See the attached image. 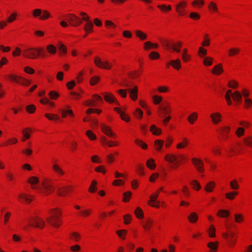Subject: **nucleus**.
I'll use <instances>...</instances> for the list:
<instances>
[{"label":"nucleus","instance_id":"1","mask_svg":"<svg viewBox=\"0 0 252 252\" xmlns=\"http://www.w3.org/2000/svg\"><path fill=\"white\" fill-rule=\"evenodd\" d=\"M170 113L168 102L166 100L163 101L162 97L158 95V118L161 122L164 125L168 123L171 119L168 114Z\"/></svg>","mask_w":252,"mask_h":252},{"label":"nucleus","instance_id":"2","mask_svg":"<svg viewBox=\"0 0 252 252\" xmlns=\"http://www.w3.org/2000/svg\"><path fill=\"white\" fill-rule=\"evenodd\" d=\"M52 213H51L52 216L47 218L46 220L51 225L55 227L58 228L61 223V220L59 218L61 213L56 209L52 210Z\"/></svg>","mask_w":252,"mask_h":252},{"label":"nucleus","instance_id":"3","mask_svg":"<svg viewBox=\"0 0 252 252\" xmlns=\"http://www.w3.org/2000/svg\"><path fill=\"white\" fill-rule=\"evenodd\" d=\"M42 50L41 48H29L23 50V55L29 59H36L42 54Z\"/></svg>","mask_w":252,"mask_h":252},{"label":"nucleus","instance_id":"4","mask_svg":"<svg viewBox=\"0 0 252 252\" xmlns=\"http://www.w3.org/2000/svg\"><path fill=\"white\" fill-rule=\"evenodd\" d=\"M126 91L129 93L130 97L132 100H135L137 99L138 89L136 86H134L132 89L128 88L127 90H120L118 91V93L122 97H126L127 95Z\"/></svg>","mask_w":252,"mask_h":252},{"label":"nucleus","instance_id":"5","mask_svg":"<svg viewBox=\"0 0 252 252\" xmlns=\"http://www.w3.org/2000/svg\"><path fill=\"white\" fill-rule=\"evenodd\" d=\"M42 185L43 187V189L40 188L39 189L41 192L46 195L53 192L55 190V188L52 184L51 181L50 180H45L42 182Z\"/></svg>","mask_w":252,"mask_h":252},{"label":"nucleus","instance_id":"6","mask_svg":"<svg viewBox=\"0 0 252 252\" xmlns=\"http://www.w3.org/2000/svg\"><path fill=\"white\" fill-rule=\"evenodd\" d=\"M94 63L95 65L99 68L105 69H110L111 64L108 61H102L100 58L95 57L94 59Z\"/></svg>","mask_w":252,"mask_h":252},{"label":"nucleus","instance_id":"7","mask_svg":"<svg viewBox=\"0 0 252 252\" xmlns=\"http://www.w3.org/2000/svg\"><path fill=\"white\" fill-rule=\"evenodd\" d=\"M67 20L69 21L70 25L74 27H77L82 23V20L73 14L66 15Z\"/></svg>","mask_w":252,"mask_h":252},{"label":"nucleus","instance_id":"8","mask_svg":"<svg viewBox=\"0 0 252 252\" xmlns=\"http://www.w3.org/2000/svg\"><path fill=\"white\" fill-rule=\"evenodd\" d=\"M222 236L226 240L228 245L232 247L236 243V238H235V234L234 232H230L228 233H224Z\"/></svg>","mask_w":252,"mask_h":252},{"label":"nucleus","instance_id":"9","mask_svg":"<svg viewBox=\"0 0 252 252\" xmlns=\"http://www.w3.org/2000/svg\"><path fill=\"white\" fill-rule=\"evenodd\" d=\"M164 158L166 160L171 163H174L176 166H177L178 163L180 162V160L184 159V157L181 155H179L178 157L175 155H167Z\"/></svg>","mask_w":252,"mask_h":252},{"label":"nucleus","instance_id":"10","mask_svg":"<svg viewBox=\"0 0 252 252\" xmlns=\"http://www.w3.org/2000/svg\"><path fill=\"white\" fill-rule=\"evenodd\" d=\"M187 5V3L185 1H182L176 5V10L177 12L181 16H183L186 14L185 8Z\"/></svg>","mask_w":252,"mask_h":252},{"label":"nucleus","instance_id":"11","mask_svg":"<svg viewBox=\"0 0 252 252\" xmlns=\"http://www.w3.org/2000/svg\"><path fill=\"white\" fill-rule=\"evenodd\" d=\"M82 20L86 22L84 27V29L86 31V32L87 33L92 32L94 25L92 22L90 21L89 17H83Z\"/></svg>","mask_w":252,"mask_h":252},{"label":"nucleus","instance_id":"12","mask_svg":"<svg viewBox=\"0 0 252 252\" xmlns=\"http://www.w3.org/2000/svg\"><path fill=\"white\" fill-rule=\"evenodd\" d=\"M32 220L33 222L31 224L32 226L41 229L44 227L45 225V222L42 219L38 217H36L35 218H32Z\"/></svg>","mask_w":252,"mask_h":252},{"label":"nucleus","instance_id":"13","mask_svg":"<svg viewBox=\"0 0 252 252\" xmlns=\"http://www.w3.org/2000/svg\"><path fill=\"white\" fill-rule=\"evenodd\" d=\"M192 161L198 172L202 173L204 171L203 162L200 159L193 158Z\"/></svg>","mask_w":252,"mask_h":252},{"label":"nucleus","instance_id":"14","mask_svg":"<svg viewBox=\"0 0 252 252\" xmlns=\"http://www.w3.org/2000/svg\"><path fill=\"white\" fill-rule=\"evenodd\" d=\"M158 198V194L154 193L150 196V200L148 201L149 205L152 207H158L156 204V201Z\"/></svg>","mask_w":252,"mask_h":252},{"label":"nucleus","instance_id":"15","mask_svg":"<svg viewBox=\"0 0 252 252\" xmlns=\"http://www.w3.org/2000/svg\"><path fill=\"white\" fill-rule=\"evenodd\" d=\"M101 130L104 133L108 136L115 137V134L111 131V129L104 125H101Z\"/></svg>","mask_w":252,"mask_h":252},{"label":"nucleus","instance_id":"16","mask_svg":"<svg viewBox=\"0 0 252 252\" xmlns=\"http://www.w3.org/2000/svg\"><path fill=\"white\" fill-rule=\"evenodd\" d=\"M232 97L234 101L240 103L242 101V94L239 91H236L233 93Z\"/></svg>","mask_w":252,"mask_h":252},{"label":"nucleus","instance_id":"17","mask_svg":"<svg viewBox=\"0 0 252 252\" xmlns=\"http://www.w3.org/2000/svg\"><path fill=\"white\" fill-rule=\"evenodd\" d=\"M210 117L214 124H217L221 121V115L218 112L212 113Z\"/></svg>","mask_w":252,"mask_h":252},{"label":"nucleus","instance_id":"18","mask_svg":"<svg viewBox=\"0 0 252 252\" xmlns=\"http://www.w3.org/2000/svg\"><path fill=\"white\" fill-rule=\"evenodd\" d=\"M71 189L70 187H60L58 189L57 193L60 196H64Z\"/></svg>","mask_w":252,"mask_h":252},{"label":"nucleus","instance_id":"19","mask_svg":"<svg viewBox=\"0 0 252 252\" xmlns=\"http://www.w3.org/2000/svg\"><path fill=\"white\" fill-rule=\"evenodd\" d=\"M28 183H30L33 189H36V187L34 186L35 185L37 184L39 182V179L38 178L35 176L31 177L27 181Z\"/></svg>","mask_w":252,"mask_h":252},{"label":"nucleus","instance_id":"20","mask_svg":"<svg viewBox=\"0 0 252 252\" xmlns=\"http://www.w3.org/2000/svg\"><path fill=\"white\" fill-rule=\"evenodd\" d=\"M104 98L106 101H107L109 102H110V103L116 102L117 104L119 105V103L117 102L116 98H115V97L111 94H104Z\"/></svg>","mask_w":252,"mask_h":252},{"label":"nucleus","instance_id":"21","mask_svg":"<svg viewBox=\"0 0 252 252\" xmlns=\"http://www.w3.org/2000/svg\"><path fill=\"white\" fill-rule=\"evenodd\" d=\"M230 127L228 126H223L221 128L220 133L224 139L226 140L228 138L227 134L229 132Z\"/></svg>","mask_w":252,"mask_h":252},{"label":"nucleus","instance_id":"22","mask_svg":"<svg viewBox=\"0 0 252 252\" xmlns=\"http://www.w3.org/2000/svg\"><path fill=\"white\" fill-rule=\"evenodd\" d=\"M219 242H209L207 244V247L211 250L209 252H215L218 248Z\"/></svg>","mask_w":252,"mask_h":252},{"label":"nucleus","instance_id":"23","mask_svg":"<svg viewBox=\"0 0 252 252\" xmlns=\"http://www.w3.org/2000/svg\"><path fill=\"white\" fill-rule=\"evenodd\" d=\"M115 111L120 114L121 119L126 122H128L129 121V118L128 116H126L123 111H122L118 107H116L114 108Z\"/></svg>","mask_w":252,"mask_h":252},{"label":"nucleus","instance_id":"24","mask_svg":"<svg viewBox=\"0 0 252 252\" xmlns=\"http://www.w3.org/2000/svg\"><path fill=\"white\" fill-rule=\"evenodd\" d=\"M31 196L26 194L22 193L19 195V198L21 199V201L23 200L26 201L28 203H30L32 201Z\"/></svg>","mask_w":252,"mask_h":252},{"label":"nucleus","instance_id":"25","mask_svg":"<svg viewBox=\"0 0 252 252\" xmlns=\"http://www.w3.org/2000/svg\"><path fill=\"white\" fill-rule=\"evenodd\" d=\"M158 47V44L157 43H152L150 41H147L144 43V49L146 50H150L153 48Z\"/></svg>","mask_w":252,"mask_h":252},{"label":"nucleus","instance_id":"26","mask_svg":"<svg viewBox=\"0 0 252 252\" xmlns=\"http://www.w3.org/2000/svg\"><path fill=\"white\" fill-rule=\"evenodd\" d=\"M170 64L176 69H179L181 66V61L178 59L175 60H171L170 61Z\"/></svg>","mask_w":252,"mask_h":252},{"label":"nucleus","instance_id":"27","mask_svg":"<svg viewBox=\"0 0 252 252\" xmlns=\"http://www.w3.org/2000/svg\"><path fill=\"white\" fill-rule=\"evenodd\" d=\"M217 216L221 218L227 217L229 216V212L228 211L226 210L220 209L219 210Z\"/></svg>","mask_w":252,"mask_h":252},{"label":"nucleus","instance_id":"28","mask_svg":"<svg viewBox=\"0 0 252 252\" xmlns=\"http://www.w3.org/2000/svg\"><path fill=\"white\" fill-rule=\"evenodd\" d=\"M223 71L221 64L215 66L212 69V72L214 74H220Z\"/></svg>","mask_w":252,"mask_h":252},{"label":"nucleus","instance_id":"29","mask_svg":"<svg viewBox=\"0 0 252 252\" xmlns=\"http://www.w3.org/2000/svg\"><path fill=\"white\" fill-rule=\"evenodd\" d=\"M16 82L18 83H19L20 84H22L23 85H25V86H28L31 83L30 81L21 77V76H18V81H17Z\"/></svg>","mask_w":252,"mask_h":252},{"label":"nucleus","instance_id":"30","mask_svg":"<svg viewBox=\"0 0 252 252\" xmlns=\"http://www.w3.org/2000/svg\"><path fill=\"white\" fill-rule=\"evenodd\" d=\"M146 165L151 170L154 169L156 166L155 160L153 158H150L147 160Z\"/></svg>","mask_w":252,"mask_h":252},{"label":"nucleus","instance_id":"31","mask_svg":"<svg viewBox=\"0 0 252 252\" xmlns=\"http://www.w3.org/2000/svg\"><path fill=\"white\" fill-rule=\"evenodd\" d=\"M189 220L190 222L194 223L198 219V216L195 213H191L188 217Z\"/></svg>","mask_w":252,"mask_h":252},{"label":"nucleus","instance_id":"32","mask_svg":"<svg viewBox=\"0 0 252 252\" xmlns=\"http://www.w3.org/2000/svg\"><path fill=\"white\" fill-rule=\"evenodd\" d=\"M53 169L58 174L60 175H63L64 174L63 171L60 167V166L57 164H54L52 166Z\"/></svg>","mask_w":252,"mask_h":252},{"label":"nucleus","instance_id":"33","mask_svg":"<svg viewBox=\"0 0 252 252\" xmlns=\"http://www.w3.org/2000/svg\"><path fill=\"white\" fill-rule=\"evenodd\" d=\"M135 34L141 40H145L147 38V35L141 31H135Z\"/></svg>","mask_w":252,"mask_h":252},{"label":"nucleus","instance_id":"34","mask_svg":"<svg viewBox=\"0 0 252 252\" xmlns=\"http://www.w3.org/2000/svg\"><path fill=\"white\" fill-rule=\"evenodd\" d=\"M182 46V42L179 41L178 43H174L171 46V48L175 52H180V48Z\"/></svg>","mask_w":252,"mask_h":252},{"label":"nucleus","instance_id":"35","mask_svg":"<svg viewBox=\"0 0 252 252\" xmlns=\"http://www.w3.org/2000/svg\"><path fill=\"white\" fill-rule=\"evenodd\" d=\"M215 183L213 182H210L206 185V186L205 188V190L207 192H211V191H212L213 189L215 187Z\"/></svg>","mask_w":252,"mask_h":252},{"label":"nucleus","instance_id":"36","mask_svg":"<svg viewBox=\"0 0 252 252\" xmlns=\"http://www.w3.org/2000/svg\"><path fill=\"white\" fill-rule=\"evenodd\" d=\"M135 215H136V217L139 219H142L143 217V213L142 210V209L139 208L137 207L135 209L134 211Z\"/></svg>","mask_w":252,"mask_h":252},{"label":"nucleus","instance_id":"37","mask_svg":"<svg viewBox=\"0 0 252 252\" xmlns=\"http://www.w3.org/2000/svg\"><path fill=\"white\" fill-rule=\"evenodd\" d=\"M240 49L238 48H232L230 49L228 51L229 52V56L232 57L238 54L240 52Z\"/></svg>","mask_w":252,"mask_h":252},{"label":"nucleus","instance_id":"38","mask_svg":"<svg viewBox=\"0 0 252 252\" xmlns=\"http://www.w3.org/2000/svg\"><path fill=\"white\" fill-rule=\"evenodd\" d=\"M197 119V114L195 112H194L189 116L188 118V121L191 124H193L194 122L196 121Z\"/></svg>","mask_w":252,"mask_h":252},{"label":"nucleus","instance_id":"39","mask_svg":"<svg viewBox=\"0 0 252 252\" xmlns=\"http://www.w3.org/2000/svg\"><path fill=\"white\" fill-rule=\"evenodd\" d=\"M42 15H40L39 19L42 20H44L50 17L51 15L50 13L47 10H43L42 11Z\"/></svg>","mask_w":252,"mask_h":252},{"label":"nucleus","instance_id":"40","mask_svg":"<svg viewBox=\"0 0 252 252\" xmlns=\"http://www.w3.org/2000/svg\"><path fill=\"white\" fill-rule=\"evenodd\" d=\"M47 50L51 54H55L57 51L56 47L52 44H50L47 46Z\"/></svg>","mask_w":252,"mask_h":252},{"label":"nucleus","instance_id":"41","mask_svg":"<svg viewBox=\"0 0 252 252\" xmlns=\"http://www.w3.org/2000/svg\"><path fill=\"white\" fill-rule=\"evenodd\" d=\"M208 8L210 10H212V11L216 12H218V8L217 7L216 4L213 1L209 3L208 5Z\"/></svg>","mask_w":252,"mask_h":252},{"label":"nucleus","instance_id":"42","mask_svg":"<svg viewBox=\"0 0 252 252\" xmlns=\"http://www.w3.org/2000/svg\"><path fill=\"white\" fill-rule=\"evenodd\" d=\"M96 184L97 182L95 180L93 181L89 189V191L94 192L97 189Z\"/></svg>","mask_w":252,"mask_h":252},{"label":"nucleus","instance_id":"43","mask_svg":"<svg viewBox=\"0 0 252 252\" xmlns=\"http://www.w3.org/2000/svg\"><path fill=\"white\" fill-rule=\"evenodd\" d=\"M190 184L192 186V188L196 190H199L201 188V186L199 182L196 180H192L190 182Z\"/></svg>","mask_w":252,"mask_h":252},{"label":"nucleus","instance_id":"44","mask_svg":"<svg viewBox=\"0 0 252 252\" xmlns=\"http://www.w3.org/2000/svg\"><path fill=\"white\" fill-rule=\"evenodd\" d=\"M132 193L130 191H126L124 193V198L123 201L124 202H127L129 199L131 197Z\"/></svg>","mask_w":252,"mask_h":252},{"label":"nucleus","instance_id":"45","mask_svg":"<svg viewBox=\"0 0 252 252\" xmlns=\"http://www.w3.org/2000/svg\"><path fill=\"white\" fill-rule=\"evenodd\" d=\"M135 143L144 149H146L147 148V145L141 140L136 139L135 141Z\"/></svg>","mask_w":252,"mask_h":252},{"label":"nucleus","instance_id":"46","mask_svg":"<svg viewBox=\"0 0 252 252\" xmlns=\"http://www.w3.org/2000/svg\"><path fill=\"white\" fill-rule=\"evenodd\" d=\"M36 107L34 105L31 104L26 107V110L29 113H33L35 111Z\"/></svg>","mask_w":252,"mask_h":252},{"label":"nucleus","instance_id":"47","mask_svg":"<svg viewBox=\"0 0 252 252\" xmlns=\"http://www.w3.org/2000/svg\"><path fill=\"white\" fill-rule=\"evenodd\" d=\"M213 59L211 57H207L203 61V63L205 65L210 66L212 64Z\"/></svg>","mask_w":252,"mask_h":252},{"label":"nucleus","instance_id":"48","mask_svg":"<svg viewBox=\"0 0 252 252\" xmlns=\"http://www.w3.org/2000/svg\"><path fill=\"white\" fill-rule=\"evenodd\" d=\"M230 186L233 189H237L239 188V185L236 180H234L231 181L230 183Z\"/></svg>","mask_w":252,"mask_h":252},{"label":"nucleus","instance_id":"49","mask_svg":"<svg viewBox=\"0 0 252 252\" xmlns=\"http://www.w3.org/2000/svg\"><path fill=\"white\" fill-rule=\"evenodd\" d=\"M244 141L247 146L252 147V137L249 136L245 138Z\"/></svg>","mask_w":252,"mask_h":252},{"label":"nucleus","instance_id":"50","mask_svg":"<svg viewBox=\"0 0 252 252\" xmlns=\"http://www.w3.org/2000/svg\"><path fill=\"white\" fill-rule=\"evenodd\" d=\"M86 134L91 140H95L96 139L95 135L91 130H89L87 131Z\"/></svg>","mask_w":252,"mask_h":252},{"label":"nucleus","instance_id":"51","mask_svg":"<svg viewBox=\"0 0 252 252\" xmlns=\"http://www.w3.org/2000/svg\"><path fill=\"white\" fill-rule=\"evenodd\" d=\"M235 221L238 223H240L243 220V217L241 214H235L234 215Z\"/></svg>","mask_w":252,"mask_h":252},{"label":"nucleus","instance_id":"52","mask_svg":"<svg viewBox=\"0 0 252 252\" xmlns=\"http://www.w3.org/2000/svg\"><path fill=\"white\" fill-rule=\"evenodd\" d=\"M17 16V13L16 12H14L12 13L10 16L7 18V22L8 23H11L13 22L16 19Z\"/></svg>","mask_w":252,"mask_h":252},{"label":"nucleus","instance_id":"53","mask_svg":"<svg viewBox=\"0 0 252 252\" xmlns=\"http://www.w3.org/2000/svg\"><path fill=\"white\" fill-rule=\"evenodd\" d=\"M70 235L71 236V238L76 242L78 241L80 238V235L76 232H73L71 233Z\"/></svg>","mask_w":252,"mask_h":252},{"label":"nucleus","instance_id":"54","mask_svg":"<svg viewBox=\"0 0 252 252\" xmlns=\"http://www.w3.org/2000/svg\"><path fill=\"white\" fill-rule=\"evenodd\" d=\"M244 132H245V130L243 128L238 127L236 132V134L237 135V136L238 137H240L244 135Z\"/></svg>","mask_w":252,"mask_h":252},{"label":"nucleus","instance_id":"55","mask_svg":"<svg viewBox=\"0 0 252 252\" xmlns=\"http://www.w3.org/2000/svg\"><path fill=\"white\" fill-rule=\"evenodd\" d=\"M237 194V192H230L225 194V196L229 199L233 200L234 198V196Z\"/></svg>","mask_w":252,"mask_h":252},{"label":"nucleus","instance_id":"56","mask_svg":"<svg viewBox=\"0 0 252 252\" xmlns=\"http://www.w3.org/2000/svg\"><path fill=\"white\" fill-rule=\"evenodd\" d=\"M45 116L47 118H48L50 120H57L59 119V117L57 115H52L50 114L46 113L45 115Z\"/></svg>","mask_w":252,"mask_h":252},{"label":"nucleus","instance_id":"57","mask_svg":"<svg viewBox=\"0 0 252 252\" xmlns=\"http://www.w3.org/2000/svg\"><path fill=\"white\" fill-rule=\"evenodd\" d=\"M49 96L51 99H56L59 96V94L55 91H51L49 94Z\"/></svg>","mask_w":252,"mask_h":252},{"label":"nucleus","instance_id":"58","mask_svg":"<svg viewBox=\"0 0 252 252\" xmlns=\"http://www.w3.org/2000/svg\"><path fill=\"white\" fill-rule=\"evenodd\" d=\"M169 91L168 87L165 86H158V92L164 93Z\"/></svg>","mask_w":252,"mask_h":252},{"label":"nucleus","instance_id":"59","mask_svg":"<svg viewBox=\"0 0 252 252\" xmlns=\"http://www.w3.org/2000/svg\"><path fill=\"white\" fill-rule=\"evenodd\" d=\"M100 78L98 76H94L91 79L90 84L91 85H94L99 80Z\"/></svg>","mask_w":252,"mask_h":252},{"label":"nucleus","instance_id":"60","mask_svg":"<svg viewBox=\"0 0 252 252\" xmlns=\"http://www.w3.org/2000/svg\"><path fill=\"white\" fill-rule=\"evenodd\" d=\"M198 54L201 57H203L207 54V50L202 47H200L198 50Z\"/></svg>","mask_w":252,"mask_h":252},{"label":"nucleus","instance_id":"61","mask_svg":"<svg viewBox=\"0 0 252 252\" xmlns=\"http://www.w3.org/2000/svg\"><path fill=\"white\" fill-rule=\"evenodd\" d=\"M252 104V99L246 98L245 99V106L247 108H249L251 105Z\"/></svg>","mask_w":252,"mask_h":252},{"label":"nucleus","instance_id":"62","mask_svg":"<svg viewBox=\"0 0 252 252\" xmlns=\"http://www.w3.org/2000/svg\"><path fill=\"white\" fill-rule=\"evenodd\" d=\"M228 86L233 89H236L238 87V83L235 80L230 81L228 84Z\"/></svg>","mask_w":252,"mask_h":252},{"label":"nucleus","instance_id":"63","mask_svg":"<svg viewBox=\"0 0 252 252\" xmlns=\"http://www.w3.org/2000/svg\"><path fill=\"white\" fill-rule=\"evenodd\" d=\"M42 13V10L40 9H35L33 11V16L34 17L40 16Z\"/></svg>","mask_w":252,"mask_h":252},{"label":"nucleus","instance_id":"64","mask_svg":"<svg viewBox=\"0 0 252 252\" xmlns=\"http://www.w3.org/2000/svg\"><path fill=\"white\" fill-rule=\"evenodd\" d=\"M189 17L193 19L198 20L200 18V15L196 12H191Z\"/></svg>","mask_w":252,"mask_h":252}]
</instances>
